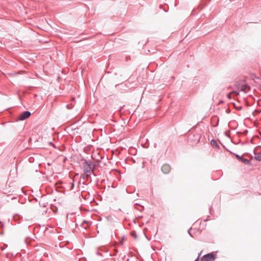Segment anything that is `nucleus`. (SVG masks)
Here are the masks:
<instances>
[{
  "instance_id": "f257e3e1",
  "label": "nucleus",
  "mask_w": 261,
  "mask_h": 261,
  "mask_svg": "<svg viewBox=\"0 0 261 261\" xmlns=\"http://www.w3.org/2000/svg\"><path fill=\"white\" fill-rule=\"evenodd\" d=\"M84 170L85 171V173L82 175V177L84 179L87 178L89 175V173H91V167L90 165L87 163H86L84 166Z\"/></svg>"
},
{
  "instance_id": "f03ea898",
  "label": "nucleus",
  "mask_w": 261,
  "mask_h": 261,
  "mask_svg": "<svg viewBox=\"0 0 261 261\" xmlns=\"http://www.w3.org/2000/svg\"><path fill=\"white\" fill-rule=\"evenodd\" d=\"M216 259V255L214 253L212 252L206 254L203 256L201 261H211Z\"/></svg>"
},
{
  "instance_id": "7ed1b4c3",
  "label": "nucleus",
  "mask_w": 261,
  "mask_h": 261,
  "mask_svg": "<svg viewBox=\"0 0 261 261\" xmlns=\"http://www.w3.org/2000/svg\"><path fill=\"white\" fill-rule=\"evenodd\" d=\"M162 171L165 174L169 173L171 171V167L169 164H164L162 167Z\"/></svg>"
},
{
  "instance_id": "20e7f679",
  "label": "nucleus",
  "mask_w": 261,
  "mask_h": 261,
  "mask_svg": "<svg viewBox=\"0 0 261 261\" xmlns=\"http://www.w3.org/2000/svg\"><path fill=\"white\" fill-rule=\"evenodd\" d=\"M31 115V113L29 111H25L20 115L19 119L20 120H23L28 118Z\"/></svg>"
},
{
  "instance_id": "39448f33",
  "label": "nucleus",
  "mask_w": 261,
  "mask_h": 261,
  "mask_svg": "<svg viewBox=\"0 0 261 261\" xmlns=\"http://www.w3.org/2000/svg\"><path fill=\"white\" fill-rule=\"evenodd\" d=\"M232 93H235L236 95H238V93H237V92H235V91H233V92H230V93H229L227 94V97H228L229 99H231V95Z\"/></svg>"
},
{
  "instance_id": "423d86ee",
  "label": "nucleus",
  "mask_w": 261,
  "mask_h": 261,
  "mask_svg": "<svg viewBox=\"0 0 261 261\" xmlns=\"http://www.w3.org/2000/svg\"><path fill=\"white\" fill-rule=\"evenodd\" d=\"M211 144L212 146H215L217 145V142L215 140H212L211 141Z\"/></svg>"
},
{
  "instance_id": "0eeeda50",
  "label": "nucleus",
  "mask_w": 261,
  "mask_h": 261,
  "mask_svg": "<svg viewBox=\"0 0 261 261\" xmlns=\"http://www.w3.org/2000/svg\"><path fill=\"white\" fill-rule=\"evenodd\" d=\"M131 235L134 237L135 239L137 238V235L135 231H133L131 232Z\"/></svg>"
},
{
  "instance_id": "6e6552de",
  "label": "nucleus",
  "mask_w": 261,
  "mask_h": 261,
  "mask_svg": "<svg viewBox=\"0 0 261 261\" xmlns=\"http://www.w3.org/2000/svg\"><path fill=\"white\" fill-rule=\"evenodd\" d=\"M242 161L244 163H246V164H248L249 163V161L247 160V159H243L242 160Z\"/></svg>"
},
{
  "instance_id": "1a4fd4ad",
  "label": "nucleus",
  "mask_w": 261,
  "mask_h": 261,
  "mask_svg": "<svg viewBox=\"0 0 261 261\" xmlns=\"http://www.w3.org/2000/svg\"><path fill=\"white\" fill-rule=\"evenodd\" d=\"M199 256H200V254L199 255L198 258L195 261H198L199 260Z\"/></svg>"
},
{
  "instance_id": "9d476101",
  "label": "nucleus",
  "mask_w": 261,
  "mask_h": 261,
  "mask_svg": "<svg viewBox=\"0 0 261 261\" xmlns=\"http://www.w3.org/2000/svg\"><path fill=\"white\" fill-rule=\"evenodd\" d=\"M73 186H74V185H73V184H72V188H73Z\"/></svg>"
}]
</instances>
